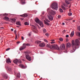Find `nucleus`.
<instances>
[{
    "instance_id": "obj_1",
    "label": "nucleus",
    "mask_w": 80,
    "mask_h": 80,
    "mask_svg": "<svg viewBox=\"0 0 80 80\" xmlns=\"http://www.w3.org/2000/svg\"><path fill=\"white\" fill-rule=\"evenodd\" d=\"M75 41H72V46L73 50L70 51L71 53L74 52L75 51L76 48H77V46L79 45L80 42L78 40L76 39L75 40Z\"/></svg>"
},
{
    "instance_id": "obj_2",
    "label": "nucleus",
    "mask_w": 80,
    "mask_h": 80,
    "mask_svg": "<svg viewBox=\"0 0 80 80\" xmlns=\"http://www.w3.org/2000/svg\"><path fill=\"white\" fill-rule=\"evenodd\" d=\"M51 8L53 9V10H58V3L57 2L53 3L51 6Z\"/></svg>"
},
{
    "instance_id": "obj_3",
    "label": "nucleus",
    "mask_w": 80,
    "mask_h": 80,
    "mask_svg": "<svg viewBox=\"0 0 80 80\" xmlns=\"http://www.w3.org/2000/svg\"><path fill=\"white\" fill-rule=\"evenodd\" d=\"M35 21L36 23H38L40 25V26L42 27H43V22L42 21H40L39 19L38 18H36L35 19Z\"/></svg>"
},
{
    "instance_id": "obj_4",
    "label": "nucleus",
    "mask_w": 80,
    "mask_h": 80,
    "mask_svg": "<svg viewBox=\"0 0 80 80\" xmlns=\"http://www.w3.org/2000/svg\"><path fill=\"white\" fill-rule=\"evenodd\" d=\"M58 48V47L57 44H53L51 46V49H57Z\"/></svg>"
},
{
    "instance_id": "obj_5",
    "label": "nucleus",
    "mask_w": 80,
    "mask_h": 80,
    "mask_svg": "<svg viewBox=\"0 0 80 80\" xmlns=\"http://www.w3.org/2000/svg\"><path fill=\"white\" fill-rule=\"evenodd\" d=\"M26 58L28 61H30L32 60V58L29 56L28 55H26Z\"/></svg>"
},
{
    "instance_id": "obj_6",
    "label": "nucleus",
    "mask_w": 80,
    "mask_h": 80,
    "mask_svg": "<svg viewBox=\"0 0 80 80\" xmlns=\"http://www.w3.org/2000/svg\"><path fill=\"white\" fill-rule=\"evenodd\" d=\"M48 17L49 20L51 21L53 20V17L51 15H48Z\"/></svg>"
},
{
    "instance_id": "obj_7",
    "label": "nucleus",
    "mask_w": 80,
    "mask_h": 80,
    "mask_svg": "<svg viewBox=\"0 0 80 80\" xmlns=\"http://www.w3.org/2000/svg\"><path fill=\"white\" fill-rule=\"evenodd\" d=\"M60 47L62 50H65V44H61Z\"/></svg>"
},
{
    "instance_id": "obj_8",
    "label": "nucleus",
    "mask_w": 80,
    "mask_h": 80,
    "mask_svg": "<svg viewBox=\"0 0 80 80\" xmlns=\"http://www.w3.org/2000/svg\"><path fill=\"white\" fill-rule=\"evenodd\" d=\"M26 48V46H22L21 47H20L19 48V50L21 51L22 50H24Z\"/></svg>"
},
{
    "instance_id": "obj_9",
    "label": "nucleus",
    "mask_w": 80,
    "mask_h": 80,
    "mask_svg": "<svg viewBox=\"0 0 80 80\" xmlns=\"http://www.w3.org/2000/svg\"><path fill=\"white\" fill-rule=\"evenodd\" d=\"M7 68L9 72H12V68L11 67H8Z\"/></svg>"
},
{
    "instance_id": "obj_10",
    "label": "nucleus",
    "mask_w": 80,
    "mask_h": 80,
    "mask_svg": "<svg viewBox=\"0 0 80 80\" xmlns=\"http://www.w3.org/2000/svg\"><path fill=\"white\" fill-rule=\"evenodd\" d=\"M49 12L51 15H55V12L53 11V10H51L49 11Z\"/></svg>"
},
{
    "instance_id": "obj_11",
    "label": "nucleus",
    "mask_w": 80,
    "mask_h": 80,
    "mask_svg": "<svg viewBox=\"0 0 80 80\" xmlns=\"http://www.w3.org/2000/svg\"><path fill=\"white\" fill-rule=\"evenodd\" d=\"M45 44L44 43H40L39 44L40 47H45Z\"/></svg>"
},
{
    "instance_id": "obj_12",
    "label": "nucleus",
    "mask_w": 80,
    "mask_h": 80,
    "mask_svg": "<svg viewBox=\"0 0 80 80\" xmlns=\"http://www.w3.org/2000/svg\"><path fill=\"white\" fill-rule=\"evenodd\" d=\"M3 77L4 78L6 79H7L8 78V76L6 74H4L3 75Z\"/></svg>"
},
{
    "instance_id": "obj_13",
    "label": "nucleus",
    "mask_w": 80,
    "mask_h": 80,
    "mask_svg": "<svg viewBox=\"0 0 80 80\" xmlns=\"http://www.w3.org/2000/svg\"><path fill=\"white\" fill-rule=\"evenodd\" d=\"M21 17H27L28 16V14L25 13L23 15H20Z\"/></svg>"
},
{
    "instance_id": "obj_14",
    "label": "nucleus",
    "mask_w": 80,
    "mask_h": 80,
    "mask_svg": "<svg viewBox=\"0 0 80 80\" xmlns=\"http://www.w3.org/2000/svg\"><path fill=\"white\" fill-rule=\"evenodd\" d=\"M66 46L67 47L69 48L70 47V46H71V44H70V43L68 42V43L66 44Z\"/></svg>"
},
{
    "instance_id": "obj_15",
    "label": "nucleus",
    "mask_w": 80,
    "mask_h": 80,
    "mask_svg": "<svg viewBox=\"0 0 80 80\" xmlns=\"http://www.w3.org/2000/svg\"><path fill=\"white\" fill-rule=\"evenodd\" d=\"M16 21V19L14 18H12V19H11V22H12V23H15Z\"/></svg>"
},
{
    "instance_id": "obj_16",
    "label": "nucleus",
    "mask_w": 80,
    "mask_h": 80,
    "mask_svg": "<svg viewBox=\"0 0 80 80\" xmlns=\"http://www.w3.org/2000/svg\"><path fill=\"white\" fill-rule=\"evenodd\" d=\"M6 62L7 63H11V61L10 58H8L6 59Z\"/></svg>"
},
{
    "instance_id": "obj_17",
    "label": "nucleus",
    "mask_w": 80,
    "mask_h": 80,
    "mask_svg": "<svg viewBox=\"0 0 80 80\" xmlns=\"http://www.w3.org/2000/svg\"><path fill=\"white\" fill-rule=\"evenodd\" d=\"M76 35L78 37H80V32H76Z\"/></svg>"
},
{
    "instance_id": "obj_18",
    "label": "nucleus",
    "mask_w": 80,
    "mask_h": 80,
    "mask_svg": "<svg viewBox=\"0 0 80 80\" xmlns=\"http://www.w3.org/2000/svg\"><path fill=\"white\" fill-rule=\"evenodd\" d=\"M13 62H14V63H16V64H17V63H18V59H16L13 61Z\"/></svg>"
},
{
    "instance_id": "obj_19",
    "label": "nucleus",
    "mask_w": 80,
    "mask_h": 80,
    "mask_svg": "<svg viewBox=\"0 0 80 80\" xmlns=\"http://www.w3.org/2000/svg\"><path fill=\"white\" fill-rule=\"evenodd\" d=\"M14 33H15V34H16V38H15V40H17V31H16V30H15L14 31Z\"/></svg>"
},
{
    "instance_id": "obj_20",
    "label": "nucleus",
    "mask_w": 80,
    "mask_h": 80,
    "mask_svg": "<svg viewBox=\"0 0 80 80\" xmlns=\"http://www.w3.org/2000/svg\"><path fill=\"white\" fill-rule=\"evenodd\" d=\"M3 19L4 20H9V18L7 16H5L3 18Z\"/></svg>"
},
{
    "instance_id": "obj_21",
    "label": "nucleus",
    "mask_w": 80,
    "mask_h": 80,
    "mask_svg": "<svg viewBox=\"0 0 80 80\" xmlns=\"http://www.w3.org/2000/svg\"><path fill=\"white\" fill-rule=\"evenodd\" d=\"M21 3L22 5H24V4H25V1L21 0Z\"/></svg>"
},
{
    "instance_id": "obj_22",
    "label": "nucleus",
    "mask_w": 80,
    "mask_h": 80,
    "mask_svg": "<svg viewBox=\"0 0 80 80\" xmlns=\"http://www.w3.org/2000/svg\"><path fill=\"white\" fill-rule=\"evenodd\" d=\"M17 77L18 78H20V73H18L17 75Z\"/></svg>"
},
{
    "instance_id": "obj_23",
    "label": "nucleus",
    "mask_w": 80,
    "mask_h": 80,
    "mask_svg": "<svg viewBox=\"0 0 80 80\" xmlns=\"http://www.w3.org/2000/svg\"><path fill=\"white\" fill-rule=\"evenodd\" d=\"M73 35H74V32L72 31V32L70 34V36L71 37H73Z\"/></svg>"
},
{
    "instance_id": "obj_24",
    "label": "nucleus",
    "mask_w": 80,
    "mask_h": 80,
    "mask_svg": "<svg viewBox=\"0 0 80 80\" xmlns=\"http://www.w3.org/2000/svg\"><path fill=\"white\" fill-rule=\"evenodd\" d=\"M16 24L18 25H19V26H21V24H20V22L19 21H18L16 22Z\"/></svg>"
},
{
    "instance_id": "obj_25",
    "label": "nucleus",
    "mask_w": 80,
    "mask_h": 80,
    "mask_svg": "<svg viewBox=\"0 0 80 80\" xmlns=\"http://www.w3.org/2000/svg\"><path fill=\"white\" fill-rule=\"evenodd\" d=\"M23 46H24L25 47V46H29L30 45V44L28 43H23Z\"/></svg>"
},
{
    "instance_id": "obj_26",
    "label": "nucleus",
    "mask_w": 80,
    "mask_h": 80,
    "mask_svg": "<svg viewBox=\"0 0 80 80\" xmlns=\"http://www.w3.org/2000/svg\"><path fill=\"white\" fill-rule=\"evenodd\" d=\"M44 22L46 25H49V23L47 22L45 20H44Z\"/></svg>"
},
{
    "instance_id": "obj_27",
    "label": "nucleus",
    "mask_w": 80,
    "mask_h": 80,
    "mask_svg": "<svg viewBox=\"0 0 80 80\" xmlns=\"http://www.w3.org/2000/svg\"><path fill=\"white\" fill-rule=\"evenodd\" d=\"M2 15L3 16H7L8 15V14L5 13V14H1L0 16L1 17Z\"/></svg>"
},
{
    "instance_id": "obj_28",
    "label": "nucleus",
    "mask_w": 80,
    "mask_h": 80,
    "mask_svg": "<svg viewBox=\"0 0 80 80\" xmlns=\"http://www.w3.org/2000/svg\"><path fill=\"white\" fill-rule=\"evenodd\" d=\"M35 43H37V44H39L40 43H41V41H37L35 42Z\"/></svg>"
},
{
    "instance_id": "obj_29",
    "label": "nucleus",
    "mask_w": 80,
    "mask_h": 80,
    "mask_svg": "<svg viewBox=\"0 0 80 80\" xmlns=\"http://www.w3.org/2000/svg\"><path fill=\"white\" fill-rule=\"evenodd\" d=\"M19 66H20L21 67H22V68H25L24 66H23V64H20Z\"/></svg>"
},
{
    "instance_id": "obj_30",
    "label": "nucleus",
    "mask_w": 80,
    "mask_h": 80,
    "mask_svg": "<svg viewBox=\"0 0 80 80\" xmlns=\"http://www.w3.org/2000/svg\"><path fill=\"white\" fill-rule=\"evenodd\" d=\"M46 46L47 47H48V48H51V46L50 45V44H48Z\"/></svg>"
},
{
    "instance_id": "obj_31",
    "label": "nucleus",
    "mask_w": 80,
    "mask_h": 80,
    "mask_svg": "<svg viewBox=\"0 0 80 80\" xmlns=\"http://www.w3.org/2000/svg\"><path fill=\"white\" fill-rule=\"evenodd\" d=\"M30 26H31L32 28H33L34 29H35V28H36V27H35V26L31 25H30Z\"/></svg>"
},
{
    "instance_id": "obj_32",
    "label": "nucleus",
    "mask_w": 80,
    "mask_h": 80,
    "mask_svg": "<svg viewBox=\"0 0 80 80\" xmlns=\"http://www.w3.org/2000/svg\"><path fill=\"white\" fill-rule=\"evenodd\" d=\"M61 7H62V9L63 10H66V9L63 6H62Z\"/></svg>"
},
{
    "instance_id": "obj_33",
    "label": "nucleus",
    "mask_w": 80,
    "mask_h": 80,
    "mask_svg": "<svg viewBox=\"0 0 80 80\" xmlns=\"http://www.w3.org/2000/svg\"><path fill=\"white\" fill-rule=\"evenodd\" d=\"M18 63H22V62L21 61V60H18Z\"/></svg>"
},
{
    "instance_id": "obj_34",
    "label": "nucleus",
    "mask_w": 80,
    "mask_h": 80,
    "mask_svg": "<svg viewBox=\"0 0 80 80\" xmlns=\"http://www.w3.org/2000/svg\"><path fill=\"white\" fill-rule=\"evenodd\" d=\"M24 24L25 25H29V23L27 22H25Z\"/></svg>"
},
{
    "instance_id": "obj_35",
    "label": "nucleus",
    "mask_w": 80,
    "mask_h": 80,
    "mask_svg": "<svg viewBox=\"0 0 80 80\" xmlns=\"http://www.w3.org/2000/svg\"><path fill=\"white\" fill-rule=\"evenodd\" d=\"M68 15L69 16H72V13L71 12H69L68 13Z\"/></svg>"
},
{
    "instance_id": "obj_36",
    "label": "nucleus",
    "mask_w": 80,
    "mask_h": 80,
    "mask_svg": "<svg viewBox=\"0 0 80 80\" xmlns=\"http://www.w3.org/2000/svg\"><path fill=\"white\" fill-rule=\"evenodd\" d=\"M43 32L44 33H45L46 32H47V30L45 29H43Z\"/></svg>"
},
{
    "instance_id": "obj_37",
    "label": "nucleus",
    "mask_w": 80,
    "mask_h": 80,
    "mask_svg": "<svg viewBox=\"0 0 80 80\" xmlns=\"http://www.w3.org/2000/svg\"><path fill=\"white\" fill-rule=\"evenodd\" d=\"M44 41L45 42H46V43H48V41L45 39H44Z\"/></svg>"
},
{
    "instance_id": "obj_38",
    "label": "nucleus",
    "mask_w": 80,
    "mask_h": 80,
    "mask_svg": "<svg viewBox=\"0 0 80 80\" xmlns=\"http://www.w3.org/2000/svg\"><path fill=\"white\" fill-rule=\"evenodd\" d=\"M59 10L60 12H63V10H62V9L60 8L59 9Z\"/></svg>"
},
{
    "instance_id": "obj_39",
    "label": "nucleus",
    "mask_w": 80,
    "mask_h": 80,
    "mask_svg": "<svg viewBox=\"0 0 80 80\" xmlns=\"http://www.w3.org/2000/svg\"><path fill=\"white\" fill-rule=\"evenodd\" d=\"M59 40L60 41H61V42H62V41H63V38H60L59 39Z\"/></svg>"
},
{
    "instance_id": "obj_40",
    "label": "nucleus",
    "mask_w": 80,
    "mask_h": 80,
    "mask_svg": "<svg viewBox=\"0 0 80 80\" xmlns=\"http://www.w3.org/2000/svg\"><path fill=\"white\" fill-rule=\"evenodd\" d=\"M46 22H48V23L50 22V21H49V20H48L47 19H46Z\"/></svg>"
},
{
    "instance_id": "obj_41",
    "label": "nucleus",
    "mask_w": 80,
    "mask_h": 80,
    "mask_svg": "<svg viewBox=\"0 0 80 80\" xmlns=\"http://www.w3.org/2000/svg\"><path fill=\"white\" fill-rule=\"evenodd\" d=\"M66 3L68 5L69 4V2H68L67 1H66Z\"/></svg>"
},
{
    "instance_id": "obj_42",
    "label": "nucleus",
    "mask_w": 80,
    "mask_h": 80,
    "mask_svg": "<svg viewBox=\"0 0 80 80\" xmlns=\"http://www.w3.org/2000/svg\"><path fill=\"white\" fill-rule=\"evenodd\" d=\"M78 28L79 31H80V26H78Z\"/></svg>"
},
{
    "instance_id": "obj_43",
    "label": "nucleus",
    "mask_w": 80,
    "mask_h": 80,
    "mask_svg": "<svg viewBox=\"0 0 80 80\" xmlns=\"http://www.w3.org/2000/svg\"><path fill=\"white\" fill-rule=\"evenodd\" d=\"M25 53H30V52H28V51H26L25 52Z\"/></svg>"
},
{
    "instance_id": "obj_44",
    "label": "nucleus",
    "mask_w": 80,
    "mask_h": 80,
    "mask_svg": "<svg viewBox=\"0 0 80 80\" xmlns=\"http://www.w3.org/2000/svg\"><path fill=\"white\" fill-rule=\"evenodd\" d=\"M46 36H49V34H48V33H46L45 34Z\"/></svg>"
},
{
    "instance_id": "obj_45",
    "label": "nucleus",
    "mask_w": 80,
    "mask_h": 80,
    "mask_svg": "<svg viewBox=\"0 0 80 80\" xmlns=\"http://www.w3.org/2000/svg\"><path fill=\"white\" fill-rule=\"evenodd\" d=\"M31 35H32V34L31 33H30L28 34V36H31Z\"/></svg>"
},
{
    "instance_id": "obj_46",
    "label": "nucleus",
    "mask_w": 80,
    "mask_h": 80,
    "mask_svg": "<svg viewBox=\"0 0 80 80\" xmlns=\"http://www.w3.org/2000/svg\"><path fill=\"white\" fill-rule=\"evenodd\" d=\"M10 49V48H8V49H6V51H8V50H9Z\"/></svg>"
},
{
    "instance_id": "obj_47",
    "label": "nucleus",
    "mask_w": 80,
    "mask_h": 80,
    "mask_svg": "<svg viewBox=\"0 0 80 80\" xmlns=\"http://www.w3.org/2000/svg\"><path fill=\"white\" fill-rule=\"evenodd\" d=\"M68 37H69V36L68 35H66V38H68Z\"/></svg>"
},
{
    "instance_id": "obj_48",
    "label": "nucleus",
    "mask_w": 80,
    "mask_h": 80,
    "mask_svg": "<svg viewBox=\"0 0 80 80\" xmlns=\"http://www.w3.org/2000/svg\"><path fill=\"white\" fill-rule=\"evenodd\" d=\"M21 38H22V40H24V38H23V37L22 36Z\"/></svg>"
},
{
    "instance_id": "obj_49",
    "label": "nucleus",
    "mask_w": 80,
    "mask_h": 80,
    "mask_svg": "<svg viewBox=\"0 0 80 80\" xmlns=\"http://www.w3.org/2000/svg\"><path fill=\"white\" fill-rule=\"evenodd\" d=\"M51 43L52 44H53V43H55V42H51Z\"/></svg>"
},
{
    "instance_id": "obj_50",
    "label": "nucleus",
    "mask_w": 80,
    "mask_h": 80,
    "mask_svg": "<svg viewBox=\"0 0 80 80\" xmlns=\"http://www.w3.org/2000/svg\"><path fill=\"white\" fill-rule=\"evenodd\" d=\"M66 32V31L65 30H64L63 31V33H65V32Z\"/></svg>"
},
{
    "instance_id": "obj_51",
    "label": "nucleus",
    "mask_w": 80,
    "mask_h": 80,
    "mask_svg": "<svg viewBox=\"0 0 80 80\" xmlns=\"http://www.w3.org/2000/svg\"><path fill=\"white\" fill-rule=\"evenodd\" d=\"M20 41H18L17 42V43L18 44V43H20Z\"/></svg>"
},
{
    "instance_id": "obj_52",
    "label": "nucleus",
    "mask_w": 80,
    "mask_h": 80,
    "mask_svg": "<svg viewBox=\"0 0 80 80\" xmlns=\"http://www.w3.org/2000/svg\"><path fill=\"white\" fill-rule=\"evenodd\" d=\"M45 13V12H42V15H44V14Z\"/></svg>"
},
{
    "instance_id": "obj_53",
    "label": "nucleus",
    "mask_w": 80,
    "mask_h": 80,
    "mask_svg": "<svg viewBox=\"0 0 80 80\" xmlns=\"http://www.w3.org/2000/svg\"><path fill=\"white\" fill-rule=\"evenodd\" d=\"M62 25H65V23H64V22H62Z\"/></svg>"
},
{
    "instance_id": "obj_54",
    "label": "nucleus",
    "mask_w": 80,
    "mask_h": 80,
    "mask_svg": "<svg viewBox=\"0 0 80 80\" xmlns=\"http://www.w3.org/2000/svg\"><path fill=\"white\" fill-rule=\"evenodd\" d=\"M60 16H58V18H60Z\"/></svg>"
},
{
    "instance_id": "obj_55",
    "label": "nucleus",
    "mask_w": 80,
    "mask_h": 80,
    "mask_svg": "<svg viewBox=\"0 0 80 80\" xmlns=\"http://www.w3.org/2000/svg\"><path fill=\"white\" fill-rule=\"evenodd\" d=\"M11 31L12 32H13V29H11Z\"/></svg>"
},
{
    "instance_id": "obj_56",
    "label": "nucleus",
    "mask_w": 80,
    "mask_h": 80,
    "mask_svg": "<svg viewBox=\"0 0 80 80\" xmlns=\"http://www.w3.org/2000/svg\"><path fill=\"white\" fill-rule=\"evenodd\" d=\"M51 41H52V42H54V41H55V40L53 39V40H51Z\"/></svg>"
},
{
    "instance_id": "obj_57",
    "label": "nucleus",
    "mask_w": 80,
    "mask_h": 80,
    "mask_svg": "<svg viewBox=\"0 0 80 80\" xmlns=\"http://www.w3.org/2000/svg\"><path fill=\"white\" fill-rule=\"evenodd\" d=\"M20 19H21V20H23V18H20Z\"/></svg>"
},
{
    "instance_id": "obj_58",
    "label": "nucleus",
    "mask_w": 80,
    "mask_h": 80,
    "mask_svg": "<svg viewBox=\"0 0 80 80\" xmlns=\"http://www.w3.org/2000/svg\"><path fill=\"white\" fill-rule=\"evenodd\" d=\"M49 10V9H47L48 12Z\"/></svg>"
},
{
    "instance_id": "obj_59",
    "label": "nucleus",
    "mask_w": 80,
    "mask_h": 80,
    "mask_svg": "<svg viewBox=\"0 0 80 80\" xmlns=\"http://www.w3.org/2000/svg\"><path fill=\"white\" fill-rule=\"evenodd\" d=\"M67 20V21H68V20H70V19H68V20Z\"/></svg>"
},
{
    "instance_id": "obj_60",
    "label": "nucleus",
    "mask_w": 80,
    "mask_h": 80,
    "mask_svg": "<svg viewBox=\"0 0 80 80\" xmlns=\"http://www.w3.org/2000/svg\"><path fill=\"white\" fill-rule=\"evenodd\" d=\"M22 61H25V60H24V59H22Z\"/></svg>"
},
{
    "instance_id": "obj_61",
    "label": "nucleus",
    "mask_w": 80,
    "mask_h": 80,
    "mask_svg": "<svg viewBox=\"0 0 80 80\" xmlns=\"http://www.w3.org/2000/svg\"><path fill=\"white\" fill-rule=\"evenodd\" d=\"M41 17H42V15H41Z\"/></svg>"
},
{
    "instance_id": "obj_62",
    "label": "nucleus",
    "mask_w": 80,
    "mask_h": 80,
    "mask_svg": "<svg viewBox=\"0 0 80 80\" xmlns=\"http://www.w3.org/2000/svg\"><path fill=\"white\" fill-rule=\"evenodd\" d=\"M42 78H41V80H42Z\"/></svg>"
},
{
    "instance_id": "obj_63",
    "label": "nucleus",
    "mask_w": 80,
    "mask_h": 80,
    "mask_svg": "<svg viewBox=\"0 0 80 80\" xmlns=\"http://www.w3.org/2000/svg\"><path fill=\"white\" fill-rule=\"evenodd\" d=\"M14 73H15V74H16V73H15V72H14Z\"/></svg>"
},
{
    "instance_id": "obj_64",
    "label": "nucleus",
    "mask_w": 80,
    "mask_h": 80,
    "mask_svg": "<svg viewBox=\"0 0 80 80\" xmlns=\"http://www.w3.org/2000/svg\"><path fill=\"white\" fill-rule=\"evenodd\" d=\"M73 22H75V21H73Z\"/></svg>"
}]
</instances>
